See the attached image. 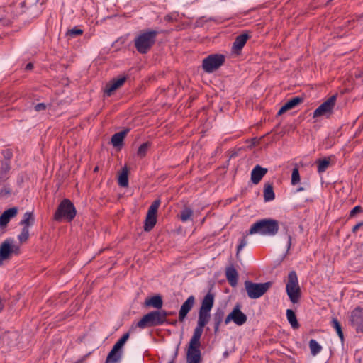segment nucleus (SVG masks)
<instances>
[{
    "instance_id": "nucleus-1",
    "label": "nucleus",
    "mask_w": 363,
    "mask_h": 363,
    "mask_svg": "<svg viewBox=\"0 0 363 363\" xmlns=\"http://www.w3.org/2000/svg\"><path fill=\"white\" fill-rule=\"evenodd\" d=\"M279 229V221L272 218H263L253 223L247 235L259 234L262 235L274 236Z\"/></svg>"
},
{
    "instance_id": "nucleus-2",
    "label": "nucleus",
    "mask_w": 363,
    "mask_h": 363,
    "mask_svg": "<svg viewBox=\"0 0 363 363\" xmlns=\"http://www.w3.org/2000/svg\"><path fill=\"white\" fill-rule=\"evenodd\" d=\"M158 32L153 30H147L140 33L134 39V45L136 50L140 54H146L155 45Z\"/></svg>"
},
{
    "instance_id": "nucleus-3",
    "label": "nucleus",
    "mask_w": 363,
    "mask_h": 363,
    "mask_svg": "<svg viewBox=\"0 0 363 363\" xmlns=\"http://www.w3.org/2000/svg\"><path fill=\"white\" fill-rule=\"evenodd\" d=\"M76 214L77 211L73 203L68 199H64L58 205L53 218L58 222L62 220L72 221Z\"/></svg>"
},
{
    "instance_id": "nucleus-4",
    "label": "nucleus",
    "mask_w": 363,
    "mask_h": 363,
    "mask_svg": "<svg viewBox=\"0 0 363 363\" xmlns=\"http://www.w3.org/2000/svg\"><path fill=\"white\" fill-rule=\"evenodd\" d=\"M244 284L248 297L252 299H257L263 296L269 290L272 283L271 281L254 283L247 280L245 281Z\"/></svg>"
},
{
    "instance_id": "nucleus-5",
    "label": "nucleus",
    "mask_w": 363,
    "mask_h": 363,
    "mask_svg": "<svg viewBox=\"0 0 363 363\" xmlns=\"http://www.w3.org/2000/svg\"><path fill=\"white\" fill-rule=\"evenodd\" d=\"M286 291L290 301L293 303H296L298 301L301 296V289L298 282L297 274L295 271H291L289 273Z\"/></svg>"
},
{
    "instance_id": "nucleus-6",
    "label": "nucleus",
    "mask_w": 363,
    "mask_h": 363,
    "mask_svg": "<svg viewBox=\"0 0 363 363\" xmlns=\"http://www.w3.org/2000/svg\"><path fill=\"white\" fill-rule=\"evenodd\" d=\"M225 62V56L222 54H212L203 60L202 68L206 73H212Z\"/></svg>"
},
{
    "instance_id": "nucleus-7",
    "label": "nucleus",
    "mask_w": 363,
    "mask_h": 363,
    "mask_svg": "<svg viewBox=\"0 0 363 363\" xmlns=\"http://www.w3.org/2000/svg\"><path fill=\"white\" fill-rule=\"evenodd\" d=\"M201 342L199 338L191 337L186 354L187 363H199L201 359L200 350Z\"/></svg>"
},
{
    "instance_id": "nucleus-8",
    "label": "nucleus",
    "mask_w": 363,
    "mask_h": 363,
    "mask_svg": "<svg viewBox=\"0 0 363 363\" xmlns=\"http://www.w3.org/2000/svg\"><path fill=\"white\" fill-rule=\"evenodd\" d=\"M337 96L333 95L321 104L313 112V117L318 118L320 116L329 117L333 113V108L335 106Z\"/></svg>"
},
{
    "instance_id": "nucleus-9",
    "label": "nucleus",
    "mask_w": 363,
    "mask_h": 363,
    "mask_svg": "<svg viewBox=\"0 0 363 363\" xmlns=\"http://www.w3.org/2000/svg\"><path fill=\"white\" fill-rule=\"evenodd\" d=\"M159 318L160 314L157 313V310L150 311L143 316V318L138 322L136 326L139 328L144 329L146 328L161 325Z\"/></svg>"
},
{
    "instance_id": "nucleus-10",
    "label": "nucleus",
    "mask_w": 363,
    "mask_h": 363,
    "mask_svg": "<svg viewBox=\"0 0 363 363\" xmlns=\"http://www.w3.org/2000/svg\"><path fill=\"white\" fill-rule=\"evenodd\" d=\"M211 318V312L208 311H199V317L197 321V325L194 330L192 337L201 339L202 335L203 328L209 322Z\"/></svg>"
},
{
    "instance_id": "nucleus-11",
    "label": "nucleus",
    "mask_w": 363,
    "mask_h": 363,
    "mask_svg": "<svg viewBox=\"0 0 363 363\" xmlns=\"http://www.w3.org/2000/svg\"><path fill=\"white\" fill-rule=\"evenodd\" d=\"M350 322L357 333H363V308L357 307L352 311Z\"/></svg>"
},
{
    "instance_id": "nucleus-12",
    "label": "nucleus",
    "mask_w": 363,
    "mask_h": 363,
    "mask_svg": "<svg viewBox=\"0 0 363 363\" xmlns=\"http://www.w3.org/2000/svg\"><path fill=\"white\" fill-rule=\"evenodd\" d=\"M12 239L5 240L0 245V266L3 264L4 260L10 259L11 255L14 251V245H12Z\"/></svg>"
},
{
    "instance_id": "nucleus-13",
    "label": "nucleus",
    "mask_w": 363,
    "mask_h": 363,
    "mask_svg": "<svg viewBox=\"0 0 363 363\" xmlns=\"http://www.w3.org/2000/svg\"><path fill=\"white\" fill-rule=\"evenodd\" d=\"M126 80L127 77L125 76L120 77L118 79L113 78L106 84L104 94L111 96L115 91L123 85Z\"/></svg>"
},
{
    "instance_id": "nucleus-14",
    "label": "nucleus",
    "mask_w": 363,
    "mask_h": 363,
    "mask_svg": "<svg viewBox=\"0 0 363 363\" xmlns=\"http://www.w3.org/2000/svg\"><path fill=\"white\" fill-rule=\"evenodd\" d=\"M196 302L195 297L191 295L183 303L179 311V320L183 322L187 314L192 309Z\"/></svg>"
},
{
    "instance_id": "nucleus-15",
    "label": "nucleus",
    "mask_w": 363,
    "mask_h": 363,
    "mask_svg": "<svg viewBox=\"0 0 363 363\" xmlns=\"http://www.w3.org/2000/svg\"><path fill=\"white\" fill-rule=\"evenodd\" d=\"M233 322L238 325H242L247 322V315L240 310V305L237 303L231 311Z\"/></svg>"
},
{
    "instance_id": "nucleus-16",
    "label": "nucleus",
    "mask_w": 363,
    "mask_h": 363,
    "mask_svg": "<svg viewBox=\"0 0 363 363\" xmlns=\"http://www.w3.org/2000/svg\"><path fill=\"white\" fill-rule=\"evenodd\" d=\"M18 213L16 207L10 208L3 212L0 216V228H4L7 226L10 220L14 218Z\"/></svg>"
},
{
    "instance_id": "nucleus-17",
    "label": "nucleus",
    "mask_w": 363,
    "mask_h": 363,
    "mask_svg": "<svg viewBox=\"0 0 363 363\" xmlns=\"http://www.w3.org/2000/svg\"><path fill=\"white\" fill-rule=\"evenodd\" d=\"M250 38V35L247 33L238 35L233 44V51L235 53H239Z\"/></svg>"
},
{
    "instance_id": "nucleus-18",
    "label": "nucleus",
    "mask_w": 363,
    "mask_h": 363,
    "mask_svg": "<svg viewBox=\"0 0 363 363\" xmlns=\"http://www.w3.org/2000/svg\"><path fill=\"white\" fill-rule=\"evenodd\" d=\"M267 169L256 165L251 172V181L253 184H257L262 177L267 173Z\"/></svg>"
},
{
    "instance_id": "nucleus-19",
    "label": "nucleus",
    "mask_w": 363,
    "mask_h": 363,
    "mask_svg": "<svg viewBox=\"0 0 363 363\" xmlns=\"http://www.w3.org/2000/svg\"><path fill=\"white\" fill-rule=\"evenodd\" d=\"M226 279L232 287H235L238 284V273L234 267H228L225 269Z\"/></svg>"
},
{
    "instance_id": "nucleus-20",
    "label": "nucleus",
    "mask_w": 363,
    "mask_h": 363,
    "mask_svg": "<svg viewBox=\"0 0 363 363\" xmlns=\"http://www.w3.org/2000/svg\"><path fill=\"white\" fill-rule=\"evenodd\" d=\"M130 129L126 128L122 131L113 134L111 137V143L115 147H121L123 144V140Z\"/></svg>"
},
{
    "instance_id": "nucleus-21",
    "label": "nucleus",
    "mask_w": 363,
    "mask_h": 363,
    "mask_svg": "<svg viewBox=\"0 0 363 363\" xmlns=\"http://www.w3.org/2000/svg\"><path fill=\"white\" fill-rule=\"evenodd\" d=\"M144 304L146 307H153L156 309H161L163 306V300L162 296L157 294L146 298Z\"/></svg>"
},
{
    "instance_id": "nucleus-22",
    "label": "nucleus",
    "mask_w": 363,
    "mask_h": 363,
    "mask_svg": "<svg viewBox=\"0 0 363 363\" xmlns=\"http://www.w3.org/2000/svg\"><path fill=\"white\" fill-rule=\"evenodd\" d=\"M214 303V295L208 292L201 301V306L199 311L211 312Z\"/></svg>"
},
{
    "instance_id": "nucleus-23",
    "label": "nucleus",
    "mask_w": 363,
    "mask_h": 363,
    "mask_svg": "<svg viewBox=\"0 0 363 363\" xmlns=\"http://www.w3.org/2000/svg\"><path fill=\"white\" fill-rule=\"evenodd\" d=\"M225 312L222 308H218L213 314V321L214 323V333H217L219 330L220 323L223 320Z\"/></svg>"
},
{
    "instance_id": "nucleus-24",
    "label": "nucleus",
    "mask_w": 363,
    "mask_h": 363,
    "mask_svg": "<svg viewBox=\"0 0 363 363\" xmlns=\"http://www.w3.org/2000/svg\"><path fill=\"white\" fill-rule=\"evenodd\" d=\"M10 168L9 160L1 161L0 165V182H5L8 179Z\"/></svg>"
},
{
    "instance_id": "nucleus-25",
    "label": "nucleus",
    "mask_w": 363,
    "mask_h": 363,
    "mask_svg": "<svg viewBox=\"0 0 363 363\" xmlns=\"http://www.w3.org/2000/svg\"><path fill=\"white\" fill-rule=\"evenodd\" d=\"M118 182V185L122 187H127L128 186V169L126 166L122 169Z\"/></svg>"
},
{
    "instance_id": "nucleus-26",
    "label": "nucleus",
    "mask_w": 363,
    "mask_h": 363,
    "mask_svg": "<svg viewBox=\"0 0 363 363\" xmlns=\"http://www.w3.org/2000/svg\"><path fill=\"white\" fill-rule=\"evenodd\" d=\"M275 198V194L273 190V186L272 184L267 183L264 186V199L266 202L271 201Z\"/></svg>"
},
{
    "instance_id": "nucleus-27",
    "label": "nucleus",
    "mask_w": 363,
    "mask_h": 363,
    "mask_svg": "<svg viewBox=\"0 0 363 363\" xmlns=\"http://www.w3.org/2000/svg\"><path fill=\"white\" fill-rule=\"evenodd\" d=\"M122 357V352L114 351L113 349L108 354L106 363H118Z\"/></svg>"
},
{
    "instance_id": "nucleus-28",
    "label": "nucleus",
    "mask_w": 363,
    "mask_h": 363,
    "mask_svg": "<svg viewBox=\"0 0 363 363\" xmlns=\"http://www.w3.org/2000/svg\"><path fill=\"white\" fill-rule=\"evenodd\" d=\"M286 317L289 323L294 329H298L300 326L295 313L291 309L286 310Z\"/></svg>"
},
{
    "instance_id": "nucleus-29",
    "label": "nucleus",
    "mask_w": 363,
    "mask_h": 363,
    "mask_svg": "<svg viewBox=\"0 0 363 363\" xmlns=\"http://www.w3.org/2000/svg\"><path fill=\"white\" fill-rule=\"evenodd\" d=\"M35 218L33 212H26L23 215V220H21L20 225L23 226H31L34 224Z\"/></svg>"
},
{
    "instance_id": "nucleus-30",
    "label": "nucleus",
    "mask_w": 363,
    "mask_h": 363,
    "mask_svg": "<svg viewBox=\"0 0 363 363\" xmlns=\"http://www.w3.org/2000/svg\"><path fill=\"white\" fill-rule=\"evenodd\" d=\"M157 223V217L156 216H150L146 215L145 225H144V230L146 232L150 231Z\"/></svg>"
},
{
    "instance_id": "nucleus-31",
    "label": "nucleus",
    "mask_w": 363,
    "mask_h": 363,
    "mask_svg": "<svg viewBox=\"0 0 363 363\" xmlns=\"http://www.w3.org/2000/svg\"><path fill=\"white\" fill-rule=\"evenodd\" d=\"M303 97L295 96L290 99L287 102L285 103V104L289 108V110H291L298 106L300 104H301L303 101Z\"/></svg>"
},
{
    "instance_id": "nucleus-32",
    "label": "nucleus",
    "mask_w": 363,
    "mask_h": 363,
    "mask_svg": "<svg viewBox=\"0 0 363 363\" xmlns=\"http://www.w3.org/2000/svg\"><path fill=\"white\" fill-rule=\"evenodd\" d=\"M193 211L189 207H184L180 213L179 218L182 222H186L191 219Z\"/></svg>"
},
{
    "instance_id": "nucleus-33",
    "label": "nucleus",
    "mask_w": 363,
    "mask_h": 363,
    "mask_svg": "<svg viewBox=\"0 0 363 363\" xmlns=\"http://www.w3.org/2000/svg\"><path fill=\"white\" fill-rule=\"evenodd\" d=\"M309 348L311 350V353L313 356L317 355L322 350V347L318 344V342L313 339H311L309 341Z\"/></svg>"
},
{
    "instance_id": "nucleus-34",
    "label": "nucleus",
    "mask_w": 363,
    "mask_h": 363,
    "mask_svg": "<svg viewBox=\"0 0 363 363\" xmlns=\"http://www.w3.org/2000/svg\"><path fill=\"white\" fill-rule=\"evenodd\" d=\"M331 325L336 330L340 339L342 342L344 340V335L342 330V326L336 318H333L331 320Z\"/></svg>"
},
{
    "instance_id": "nucleus-35",
    "label": "nucleus",
    "mask_w": 363,
    "mask_h": 363,
    "mask_svg": "<svg viewBox=\"0 0 363 363\" xmlns=\"http://www.w3.org/2000/svg\"><path fill=\"white\" fill-rule=\"evenodd\" d=\"M160 203L161 202L160 199L155 200L151 204V206L149 207L147 215L157 217V213L160 207Z\"/></svg>"
},
{
    "instance_id": "nucleus-36",
    "label": "nucleus",
    "mask_w": 363,
    "mask_h": 363,
    "mask_svg": "<svg viewBox=\"0 0 363 363\" xmlns=\"http://www.w3.org/2000/svg\"><path fill=\"white\" fill-rule=\"evenodd\" d=\"M150 145H151V143L150 142H146V143H143L138 147V150L137 151L138 157H139L140 158L144 157L146 155L147 150H148L149 147H150Z\"/></svg>"
},
{
    "instance_id": "nucleus-37",
    "label": "nucleus",
    "mask_w": 363,
    "mask_h": 363,
    "mask_svg": "<svg viewBox=\"0 0 363 363\" xmlns=\"http://www.w3.org/2000/svg\"><path fill=\"white\" fill-rule=\"evenodd\" d=\"M316 163L318 164V172L319 173L324 172L330 165V161L326 158L318 160Z\"/></svg>"
},
{
    "instance_id": "nucleus-38",
    "label": "nucleus",
    "mask_w": 363,
    "mask_h": 363,
    "mask_svg": "<svg viewBox=\"0 0 363 363\" xmlns=\"http://www.w3.org/2000/svg\"><path fill=\"white\" fill-rule=\"evenodd\" d=\"M17 337V334L16 333H5L2 335L1 339L4 343H6L8 345L11 344V340H16Z\"/></svg>"
},
{
    "instance_id": "nucleus-39",
    "label": "nucleus",
    "mask_w": 363,
    "mask_h": 363,
    "mask_svg": "<svg viewBox=\"0 0 363 363\" xmlns=\"http://www.w3.org/2000/svg\"><path fill=\"white\" fill-rule=\"evenodd\" d=\"M29 238V228L27 226H23L21 233L18 236V239L21 243L26 242Z\"/></svg>"
},
{
    "instance_id": "nucleus-40",
    "label": "nucleus",
    "mask_w": 363,
    "mask_h": 363,
    "mask_svg": "<svg viewBox=\"0 0 363 363\" xmlns=\"http://www.w3.org/2000/svg\"><path fill=\"white\" fill-rule=\"evenodd\" d=\"M247 233L243 235V237L240 239L239 240V245H238L237 247V253H236V257H238L239 256V254H240V252L247 245V240L246 239V237H247Z\"/></svg>"
},
{
    "instance_id": "nucleus-41",
    "label": "nucleus",
    "mask_w": 363,
    "mask_h": 363,
    "mask_svg": "<svg viewBox=\"0 0 363 363\" xmlns=\"http://www.w3.org/2000/svg\"><path fill=\"white\" fill-rule=\"evenodd\" d=\"M300 182V174L298 168L293 169L291 174V184L296 185Z\"/></svg>"
},
{
    "instance_id": "nucleus-42",
    "label": "nucleus",
    "mask_w": 363,
    "mask_h": 363,
    "mask_svg": "<svg viewBox=\"0 0 363 363\" xmlns=\"http://www.w3.org/2000/svg\"><path fill=\"white\" fill-rule=\"evenodd\" d=\"M82 33H83V30L82 29L74 27L72 29L68 30L67 31L66 35L67 36L74 38V37H76L78 35H81Z\"/></svg>"
},
{
    "instance_id": "nucleus-43",
    "label": "nucleus",
    "mask_w": 363,
    "mask_h": 363,
    "mask_svg": "<svg viewBox=\"0 0 363 363\" xmlns=\"http://www.w3.org/2000/svg\"><path fill=\"white\" fill-rule=\"evenodd\" d=\"M157 313H158L160 314V323L161 325H162L163 323H164L165 322H168V319L167 318V316L169 315V313L167 311H164V310H157Z\"/></svg>"
},
{
    "instance_id": "nucleus-44",
    "label": "nucleus",
    "mask_w": 363,
    "mask_h": 363,
    "mask_svg": "<svg viewBox=\"0 0 363 363\" xmlns=\"http://www.w3.org/2000/svg\"><path fill=\"white\" fill-rule=\"evenodd\" d=\"M284 225V229L285 230V234H286V238H287V250H289L291 247V240H292V238H291V235L289 231V229H288V227L285 225Z\"/></svg>"
},
{
    "instance_id": "nucleus-45",
    "label": "nucleus",
    "mask_w": 363,
    "mask_h": 363,
    "mask_svg": "<svg viewBox=\"0 0 363 363\" xmlns=\"http://www.w3.org/2000/svg\"><path fill=\"white\" fill-rule=\"evenodd\" d=\"M362 211H363V209L360 206H356L350 211L349 216H350V218H353L357 213H362Z\"/></svg>"
},
{
    "instance_id": "nucleus-46",
    "label": "nucleus",
    "mask_w": 363,
    "mask_h": 363,
    "mask_svg": "<svg viewBox=\"0 0 363 363\" xmlns=\"http://www.w3.org/2000/svg\"><path fill=\"white\" fill-rule=\"evenodd\" d=\"M129 337H130V333L129 332L125 333L123 335V336L117 342H118L120 344L124 345L125 344V342H127V340H128Z\"/></svg>"
},
{
    "instance_id": "nucleus-47",
    "label": "nucleus",
    "mask_w": 363,
    "mask_h": 363,
    "mask_svg": "<svg viewBox=\"0 0 363 363\" xmlns=\"http://www.w3.org/2000/svg\"><path fill=\"white\" fill-rule=\"evenodd\" d=\"M11 189L7 186H4L2 189L0 190V197L10 195L11 194Z\"/></svg>"
},
{
    "instance_id": "nucleus-48",
    "label": "nucleus",
    "mask_w": 363,
    "mask_h": 363,
    "mask_svg": "<svg viewBox=\"0 0 363 363\" xmlns=\"http://www.w3.org/2000/svg\"><path fill=\"white\" fill-rule=\"evenodd\" d=\"M46 108V105L44 103H39L35 106V110L36 111H44Z\"/></svg>"
},
{
    "instance_id": "nucleus-49",
    "label": "nucleus",
    "mask_w": 363,
    "mask_h": 363,
    "mask_svg": "<svg viewBox=\"0 0 363 363\" xmlns=\"http://www.w3.org/2000/svg\"><path fill=\"white\" fill-rule=\"evenodd\" d=\"M123 347V345L120 344L118 342H116L112 349H113L114 351H117V352L123 353V352H122Z\"/></svg>"
},
{
    "instance_id": "nucleus-50",
    "label": "nucleus",
    "mask_w": 363,
    "mask_h": 363,
    "mask_svg": "<svg viewBox=\"0 0 363 363\" xmlns=\"http://www.w3.org/2000/svg\"><path fill=\"white\" fill-rule=\"evenodd\" d=\"M363 226V221H361L359 223H358L357 224H356L352 229V232L353 233H357V230L362 227Z\"/></svg>"
},
{
    "instance_id": "nucleus-51",
    "label": "nucleus",
    "mask_w": 363,
    "mask_h": 363,
    "mask_svg": "<svg viewBox=\"0 0 363 363\" xmlns=\"http://www.w3.org/2000/svg\"><path fill=\"white\" fill-rule=\"evenodd\" d=\"M287 111H289V108H287V106H286V104H284V106H282L281 107V108L279 109V111H278L277 113V115L278 116H281L282 115L283 113H284L285 112H286Z\"/></svg>"
},
{
    "instance_id": "nucleus-52",
    "label": "nucleus",
    "mask_w": 363,
    "mask_h": 363,
    "mask_svg": "<svg viewBox=\"0 0 363 363\" xmlns=\"http://www.w3.org/2000/svg\"><path fill=\"white\" fill-rule=\"evenodd\" d=\"M261 139H262V138H253L251 140V145L252 146H257L259 143Z\"/></svg>"
},
{
    "instance_id": "nucleus-53",
    "label": "nucleus",
    "mask_w": 363,
    "mask_h": 363,
    "mask_svg": "<svg viewBox=\"0 0 363 363\" xmlns=\"http://www.w3.org/2000/svg\"><path fill=\"white\" fill-rule=\"evenodd\" d=\"M230 321H233V315L231 314V313L230 314H228V315L225 318L224 322H225V324L227 325Z\"/></svg>"
},
{
    "instance_id": "nucleus-54",
    "label": "nucleus",
    "mask_w": 363,
    "mask_h": 363,
    "mask_svg": "<svg viewBox=\"0 0 363 363\" xmlns=\"http://www.w3.org/2000/svg\"><path fill=\"white\" fill-rule=\"evenodd\" d=\"M33 68V65L31 62H29L26 65L25 69L27 71L31 70Z\"/></svg>"
},
{
    "instance_id": "nucleus-55",
    "label": "nucleus",
    "mask_w": 363,
    "mask_h": 363,
    "mask_svg": "<svg viewBox=\"0 0 363 363\" xmlns=\"http://www.w3.org/2000/svg\"><path fill=\"white\" fill-rule=\"evenodd\" d=\"M168 324H171V325H177V320H168V322H166Z\"/></svg>"
},
{
    "instance_id": "nucleus-56",
    "label": "nucleus",
    "mask_w": 363,
    "mask_h": 363,
    "mask_svg": "<svg viewBox=\"0 0 363 363\" xmlns=\"http://www.w3.org/2000/svg\"><path fill=\"white\" fill-rule=\"evenodd\" d=\"M14 251L13 252V253H16V254H18V251H19V247L18 246H15L14 245V248H13Z\"/></svg>"
},
{
    "instance_id": "nucleus-57",
    "label": "nucleus",
    "mask_w": 363,
    "mask_h": 363,
    "mask_svg": "<svg viewBox=\"0 0 363 363\" xmlns=\"http://www.w3.org/2000/svg\"><path fill=\"white\" fill-rule=\"evenodd\" d=\"M304 190H306V187H304V186H300V187H298V188L297 189V190H296V191L298 192V191H304Z\"/></svg>"
},
{
    "instance_id": "nucleus-58",
    "label": "nucleus",
    "mask_w": 363,
    "mask_h": 363,
    "mask_svg": "<svg viewBox=\"0 0 363 363\" xmlns=\"http://www.w3.org/2000/svg\"><path fill=\"white\" fill-rule=\"evenodd\" d=\"M164 18L166 21H170L172 20V18L169 15L166 16Z\"/></svg>"
},
{
    "instance_id": "nucleus-59",
    "label": "nucleus",
    "mask_w": 363,
    "mask_h": 363,
    "mask_svg": "<svg viewBox=\"0 0 363 363\" xmlns=\"http://www.w3.org/2000/svg\"><path fill=\"white\" fill-rule=\"evenodd\" d=\"M11 152L9 150H7L6 155H5V157H6L7 158H9L11 157Z\"/></svg>"
},
{
    "instance_id": "nucleus-60",
    "label": "nucleus",
    "mask_w": 363,
    "mask_h": 363,
    "mask_svg": "<svg viewBox=\"0 0 363 363\" xmlns=\"http://www.w3.org/2000/svg\"><path fill=\"white\" fill-rule=\"evenodd\" d=\"M99 170V167H96L94 169V172H97Z\"/></svg>"
},
{
    "instance_id": "nucleus-61",
    "label": "nucleus",
    "mask_w": 363,
    "mask_h": 363,
    "mask_svg": "<svg viewBox=\"0 0 363 363\" xmlns=\"http://www.w3.org/2000/svg\"><path fill=\"white\" fill-rule=\"evenodd\" d=\"M168 363H174V362L173 360L169 362Z\"/></svg>"
}]
</instances>
